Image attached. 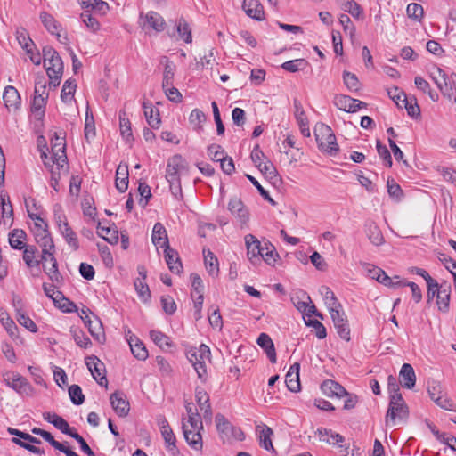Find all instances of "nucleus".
Instances as JSON below:
<instances>
[{
    "label": "nucleus",
    "mask_w": 456,
    "mask_h": 456,
    "mask_svg": "<svg viewBox=\"0 0 456 456\" xmlns=\"http://www.w3.org/2000/svg\"><path fill=\"white\" fill-rule=\"evenodd\" d=\"M409 417V409L401 394L390 395L389 405L386 414L387 426L403 424Z\"/></svg>",
    "instance_id": "obj_1"
},
{
    "label": "nucleus",
    "mask_w": 456,
    "mask_h": 456,
    "mask_svg": "<svg viewBox=\"0 0 456 456\" xmlns=\"http://www.w3.org/2000/svg\"><path fill=\"white\" fill-rule=\"evenodd\" d=\"M187 359L192 364L198 378L201 382H206L208 379L207 362H210V349L208 346L202 344L198 348L190 349L186 354Z\"/></svg>",
    "instance_id": "obj_2"
},
{
    "label": "nucleus",
    "mask_w": 456,
    "mask_h": 456,
    "mask_svg": "<svg viewBox=\"0 0 456 456\" xmlns=\"http://www.w3.org/2000/svg\"><path fill=\"white\" fill-rule=\"evenodd\" d=\"M216 430L223 443H232V440L243 441L245 434L241 428L233 426L222 413L215 417Z\"/></svg>",
    "instance_id": "obj_3"
},
{
    "label": "nucleus",
    "mask_w": 456,
    "mask_h": 456,
    "mask_svg": "<svg viewBox=\"0 0 456 456\" xmlns=\"http://www.w3.org/2000/svg\"><path fill=\"white\" fill-rule=\"evenodd\" d=\"M314 134L319 148L330 154L336 155L339 150L337 139L331 128L325 124H318L315 126Z\"/></svg>",
    "instance_id": "obj_4"
},
{
    "label": "nucleus",
    "mask_w": 456,
    "mask_h": 456,
    "mask_svg": "<svg viewBox=\"0 0 456 456\" xmlns=\"http://www.w3.org/2000/svg\"><path fill=\"white\" fill-rule=\"evenodd\" d=\"M28 213L29 217L34 220L31 231L35 236L37 243L42 248L49 247L50 249H53L54 248V243L47 230V224L45 220L36 213L32 212L29 208H28Z\"/></svg>",
    "instance_id": "obj_5"
},
{
    "label": "nucleus",
    "mask_w": 456,
    "mask_h": 456,
    "mask_svg": "<svg viewBox=\"0 0 456 456\" xmlns=\"http://www.w3.org/2000/svg\"><path fill=\"white\" fill-rule=\"evenodd\" d=\"M182 428L184 439L188 445L191 449L200 452L203 448V440L201 436V431L203 430L202 422L198 424L185 423V418H183Z\"/></svg>",
    "instance_id": "obj_6"
},
{
    "label": "nucleus",
    "mask_w": 456,
    "mask_h": 456,
    "mask_svg": "<svg viewBox=\"0 0 456 456\" xmlns=\"http://www.w3.org/2000/svg\"><path fill=\"white\" fill-rule=\"evenodd\" d=\"M45 90L46 86L45 82L38 81L36 83L31 112L37 120H40L45 114V100L48 97V94Z\"/></svg>",
    "instance_id": "obj_7"
},
{
    "label": "nucleus",
    "mask_w": 456,
    "mask_h": 456,
    "mask_svg": "<svg viewBox=\"0 0 456 456\" xmlns=\"http://www.w3.org/2000/svg\"><path fill=\"white\" fill-rule=\"evenodd\" d=\"M4 380L8 387L21 395H31L33 393L31 385L19 373L8 371L4 374Z\"/></svg>",
    "instance_id": "obj_8"
},
{
    "label": "nucleus",
    "mask_w": 456,
    "mask_h": 456,
    "mask_svg": "<svg viewBox=\"0 0 456 456\" xmlns=\"http://www.w3.org/2000/svg\"><path fill=\"white\" fill-rule=\"evenodd\" d=\"M187 173V162L181 155H175L168 159L166 168V178L167 182L180 180L181 175Z\"/></svg>",
    "instance_id": "obj_9"
},
{
    "label": "nucleus",
    "mask_w": 456,
    "mask_h": 456,
    "mask_svg": "<svg viewBox=\"0 0 456 456\" xmlns=\"http://www.w3.org/2000/svg\"><path fill=\"white\" fill-rule=\"evenodd\" d=\"M139 24L142 29H153L155 32H162L166 28L164 18L158 12L150 11L147 13H141L139 17Z\"/></svg>",
    "instance_id": "obj_10"
},
{
    "label": "nucleus",
    "mask_w": 456,
    "mask_h": 456,
    "mask_svg": "<svg viewBox=\"0 0 456 456\" xmlns=\"http://www.w3.org/2000/svg\"><path fill=\"white\" fill-rule=\"evenodd\" d=\"M86 364L95 381L100 386L107 387L108 380L104 363L98 357L91 355L86 358Z\"/></svg>",
    "instance_id": "obj_11"
},
{
    "label": "nucleus",
    "mask_w": 456,
    "mask_h": 456,
    "mask_svg": "<svg viewBox=\"0 0 456 456\" xmlns=\"http://www.w3.org/2000/svg\"><path fill=\"white\" fill-rule=\"evenodd\" d=\"M55 247L50 249L49 247L42 248L40 264H42L45 273L52 281H57V260L54 256Z\"/></svg>",
    "instance_id": "obj_12"
},
{
    "label": "nucleus",
    "mask_w": 456,
    "mask_h": 456,
    "mask_svg": "<svg viewBox=\"0 0 456 456\" xmlns=\"http://www.w3.org/2000/svg\"><path fill=\"white\" fill-rule=\"evenodd\" d=\"M333 103L340 110L350 113L356 112L359 109L367 106L365 102L345 94L336 95Z\"/></svg>",
    "instance_id": "obj_13"
},
{
    "label": "nucleus",
    "mask_w": 456,
    "mask_h": 456,
    "mask_svg": "<svg viewBox=\"0 0 456 456\" xmlns=\"http://www.w3.org/2000/svg\"><path fill=\"white\" fill-rule=\"evenodd\" d=\"M157 421L167 450L175 455L177 452L176 438L168 421L164 416H159Z\"/></svg>",
    "instance_id": "obj_14"
},
{
    "label": "nucleus",
    "mask_w": 456,
    "mask_h": 456,
    "mask_svg": "<svg viewBox=\"0 0 456 456\" xmlns=\"http://www.w3.org/2000/svg\"><path fill=\"white\" fill-rule=\"evenodd\" d=\"M56 51L52 46L43 48L44 67L50 79V86H57V70L55 69L54 55Z\"/></svg>",
    "instance_id": "obj_15"
},
{
    "label": "nucleus",
    "mask_w": 456,
    "mask_h": 456,
    "mask_svg": "<svg viewBox=\"0 0 456 456\" xmlns=\"http://www.w3.org/2000/svg\"><path fill=\"white\" fill-rule=\"evenodd\" d=\"M428 392L430 398L441 408L450 409L451 403L444 394L440 382L436 380H430L428 383Z\"/></svg>",
    "instance_id": "obj_16"
},
{
    "label": "nucleus",
    "mask_w": 456,
    "mask_h": 456,
    "mask_svg": "<svg viewBox=\"0 0 456 456\" xmlns=\"http://www.w3.org/2000/svg\"><path fill=\"white\" fill-rule=\"evenodd\" d=\"M53 139H57V132H53V134H52V137H51V142H52L51 156L49 157L45 151H42L41 159L44 162L45 167L52 174L51 185L55 191H57V179L54 177V172H53V166H54L55 162L57 161V153L54 151L55 144H53Z\"/></svg>",
    "instance_id": "obj_17"
},
{
    "label": "nucleus",
    "mask_w": 456,
    "mask_h": 456,
    "mask_svg": "<svg viewBox=\"0 0 456 456\" xmlns=\"http://www.w3.org/2000/svg\"><path fill=\"white\" fill-rule=\"evenodd\" d=\"M110 400L112 408L119 417H126L128 415L130 411L129 402L122 392H114L111 394Z\"/></svg>",
    "instance_id": "obj_18"
},
{
    "label": "nucleus",
    "mask_w": 456,
    "mask_h": 456,
    "mask_svg": "<svg viewBox=\"0 0 456 456\" xmlns=\"http://www.w3.org/2000/svg\"><path fill=\"white\" fill-rule=\"evenodd\" d=\"M195 399L200 410L202 411L203 418L206 420L211 421L212 419V408L209 402V395L202 387H196Z\"/></svg>",
    "instance_id": "obj_19"
},
{
    "label": "nucleus",
    "mask_w": 456,
    "mask_h": 456,
    "mask_svg": "<svg viewBox=\"0 0 456 456\" xmlns=\"http://www.w3.org/2000/svg\"><path fill=\"white\" fill-rule=\"evenodd\" d=\"M245 243L247 247V255L249 261L252 264H256L257 261H259V256L263 246L261 245L260 241L252 234H248L245 236Z\"/></svg>",
    "instance_id": "obj_20"
},
{
    "label": "nucleus",
    "mask_w": 456,
    "mask_h": 456,
    "mask_svg": "<svg viewBox=\"0 0 456 456\" xmlns=\"http://www.w3.org/2000/svg\"><path fill=\"white\" fill-rule=\"evenodd\" d=\"M77 2L84 12L105 15L110 10L109 4L103 0H77Z\"/></svg>",
    "instance_id": "obj_21"
},
{
    "label": "nucleus",
    "mask_w": 456,
    "mask_h": 456,
    "mask_svg": "<svg viewBox=\"0 0 456 456\" xmlns=\"http://www.w3.org/2000/svg\"><path fill=\"white\" fill-rule=\"evenodd\" d=\"M3 100L5 107L9 110H17L21 104V100L18 90L12 86H8L5 87L3 94Z\"/></svg>",
    "instance_id": "obj_22"
},
{
    "label": "nucleus",
    "mask_w": 456,
    "mask_h": 456,
    "mask_svg": "<svg viewBox=\"0 0 456 456\" xmlns=\"http://www.w3.org/2000/svg\"><path fill=\"white\" fill-rule=\"evenodd\" d=\"M303 298L305 300H300L298 297L292 298L293 304L297 309L306 315L310 316L314 314L322 319V314H320L316 310L315 305L312 304L311 297L305 293H303Z\"/></svg>",
    "instance_id": "obj_23"
},
{
    "label": "nucleus",
    "mask_w": 456,
    "mask_h": 456,
    "mask_svg": "<svg viewBox=\"0 0 456 456\" xmlns=\"http://www.w3.org/2000/svg\"><path fill=\"white\" fill-rule=\"evenodd\" d=\"M228 208L241 224H246L248 221V212L240 199L236 197L231 199L228 204Z\"/></svg>",
    "instance_id": "obj_24"
},
{
    "label": "nucleus",
    "mask_w": 456,
    "mask_h": 456,
    "mask_svg": "<svg viewBox=\"0 0 456 456\" xmlns=\"http://www.w3.org/2000/svg\"><path fill=\"white\" fill-rule=\"evenodd\" d=\"M365 233L369 240L375 246H380L385 242L382 232L373 221H367L365 223Z\"/></svg>",
    "instance_id": "obj_25"
},
{
    "label": "nucleus",
    "mask_w": 456,
    "mask_h": 456,
    "mask_svg": "<svg viewBox=\"0 0 456 456\" xmlns=\"http://www.w3.org/2000/svg\"><path fill=\"white\" fill-rule=\"evenodd\" d=\"M59 230L72 251H76L79 248V241L76 232L69 226L67 222L62 224L59 223Z\"/></svg>",
    "instance_id": "obj_26"
},
{
    "label": "nucleus",
    "mask_w": 456,
    "mask_h": 456,
    "mask_svg": "<svg viewBox=\"0 0 456 456\" xmlns=\"http://www.w3.org/2000/svg\"><path fill=\"white\" fill-rule=\"evenodd\" d=\"M321 389L329 397L336 396L341 398L346 394V390L340 384L331 379L323 381L321 385Z\"/></svg>",
    "instance_id": "obj_27"
},
{
    "label": "nucleus",
    "mask_w": 456,
    "mask_h": 456,
    "mask_svg": "<svg viewBox=\"0 0 456 456\" xmlns=\"http://www.w3.org/2000/svg\"><path fill=\"white\" fill-rule=\"evenodd\" d=\"M164 249L165 259L169 270L174 273L179 274L183 270V265L178 256V253L175 249L171 248L169 245L165 247Z\"/></svg>",
    "instance_id": "obj_28"
},
{
    "label": "nucleus",
    "mask_w": 456,
    "mask_h": 456,
    "mask_svg": "<svg viewBox=\"0 0 456 456\" xmlns=\"http://www.w3.org/2000/svg\"><path fill=\"white\" fill-rule=\"evenodd\" d=\"M259 171L265 175V177L273 184L279 185L281 183V177L279 175L275 167L269 159H266L260 167H256Z\"/></svg>",
    "instance_id": "obj_29"
},
{
    "label": "nucleus",
    "mask_w": 456,
    "mask_h": 456,
    "mask_svg": "<svg viewBox=\"0 0 456 456\" xmlns=\"http://www.w3.org/2000/svg\"><path fill=\"white\" fill-rule=\"evenodd\" d=\"M151 240L156 247L165 248L169 245L167 231L161 223L154 224Z\"/></svg>",
    "instance_id": "obj_30"
},
{
    "label": "nucleus",
    "mask_w": 456,
    "mask_h": 456,
    "mask_svg": "<svg viewBox=\"0 0 456 456\" xmlns=\"http://www.w3.org/2000/svg\"><path fill=\"white\" fill-rule=\"evenodd\" d=\"M257 345L262 347L272 363L276 362V352L273 342L269 335L261 333L256 340Z\"/></svg>",
    "instance_id": "obj_31"
},
{
    "label": "nucleus",
    "mask_w": 456,
    "mask_h": 456,
    "mask_svg": "<svg viewBox=\"0 0 456 456\" xmlns=\"http://www.w3.org/2000/svg\"><path fill=\"white\" fill-rule=\"evenodd\" d=\"M400 382L403 387L411 389L416 383V375L412 366L409 363H403L400 370Z\"/></svg>",
    "instance_id": "obj_32"
},
{
    "label": "nucleus",
    "mask_w": 456,
    "mask_h": 456,
    "mask_svg": "<svg viewBox=\"0 0 456 456\" xmlns=\"http://www.w3.org/2000/svg\"><path fill=\"white\" fill-rule=\"evenodd\" d=\"M450 297H451V286L447 283L442 284L440 291L436 296V305L438 310L443 313H447L450 307Z\"/></svg>",
    "instance_id": "obj_33"
},
{
    "label": "nucleus",
    "mask_w": 456,
    "mask_h": 456,
    "mask_svg": "<svg viewBox=\"0 0 456 456\" xmlns=\"http://www.w3.org/2000/svg\"><path fill=\"white\" fill-rule=\"evenodd\" d=\"M294 107H295V117H296L298 126L300 127V131L304 136L309 137L311 134H310V129L308 127V120H307L305 113L303 110V107H302L301 103L297 100H295V102H294Z\"/></svg>",
    "instance_id": "obj_34"
},
{
    "label": "nucleus",
    "mask_w": 456,
    "mask_h": 456,
    "mask_svg": "<svg viewBox=\"0 0 456 456\" xmlns=\"http://www.w3.org/2000/svg\"><path fill=\"white\" fill-rule=\"evenodd\" d=\"M243 10L248 16L256 20H263L265 19V12L263 6L256 0L244 2Z\"/></svg>",
    "instance_id": "obj_35"
},
{
    "label": "nucleus",
    "mask_w": 456,
    "mask_h": 456,
    "mask_svg": "<svg viewBox=\"0 0 456 456\" xmlns=\"http://www.w3.org/2000/svg\"><path fill=\"white\" fill-rule=\"evenodd\" d=\"M128 166L126 164H119L116 171V188L124 192L128 187Z\"/></svg>",
    "instance_id": "obj_36"
},
{
    "label": "nucleus",
    "mask_w": 456,
    "mask_h": 456,
    "mask_svg": "<svg viewBox=\"0 0 456 456\" xmlns=\"http://www.w3.org/2000/svg\"><path fill=\"white\" fill-rule=\"evenodd\" d=\"M127 341L131 352L135 358L138 360H145L148 357V351L144 345L134 335H129Z\"/></svg>",
    "instance_id": "obj_37"
},
{
    "label": "nucleus",
    "mask_w": 456,
    "mask_h": 456,
    "mask_svg": "<svg viewBox=\"0 0 456 456\" xmlns=\"http://www.w3.org/2000/svg\"><path fill=\"white\" fill-rule=\"evenodd\" d=\"M144 116L145 118L150 125V126L153 129H158L160 126V118L159 113L157 109H154L151 103L143 102L142 103Z\"/></svg>",
    "instance_id": "obj_38"
},
{
    "label": "nucleus",
    "mask_w": 456,
    "mask_h": 456,
    "mask_svg": "<svg viewBox=\"0 0 456 456\" xmlns=\"http://www.w3.org/2000/svg\"><path fill=\"white\" fill-rule=\"evenodd\" d=\"M77 89V83L75 79H68L64 82L61 92V99L66 104L76 103L74 94Z\"/></svg>",
    "instance_id": "obj_39"
},
{
    "label": "nucleus",
    "mask_w": 456,
    "mask_h": 456,
    "mask_svg": "<svg viewBox=\"0 0 456 456\" xmlns=\"http://www.w3.org/2000/svg\"><path fill=\"white\" fill-rule=\"evenodd\" d=\"M91 335L99 342H102L104 339V332L102 329V324L101 321L94 315H93V319H88L85 322Z\"/></svg>",
    "instance_id": "obj_40"
},
{
    "label": "nucleus",
    "mask_w": 456,
    "mask_h": 456,
    "mask_svg": "<svg viewBox=\"0 0 456 456\" xmlns=\"http://www.w3.org/2000/svg\"><path fill=\"white\" fill-rule=\"evenodd\" d=\"M206 269L212 276H217L219 273V263L216 256L209 250H203Z\"/></svg>",
    "instance_id": "obj_41"
},
{
    "label": "nucleus",
    "mask_w": 456,
    "mask_h": 456,
    "mask_svg": "<svg viewBox=\"0 0 456 456\" xmlns=\"http://www.w3.org/2000/svg\"><path fill=\"white\" fill-rule=\"evenodd\" d=\"M26 233L22 230L14 229L9 234V243L12 248L21 249L25 247Z\"/></svg>",
    "instance_id": "obj_42"
},
{
    "label": "nucleus",
    "mask_w": 456,
    "mask_h": 456,
    "mask_svg": "<svg viewBox=\"0 0 456 456\" xmlns=\"http://www.w3.org/2000/svg\"><path fill=\"white\" fill-rule=\"evenodd\" d=\"M39 19L43 23L45 28L52 35H57V24L55 18L48 12L42 11L39 14Z\"/></svg>",
    "instance_id": "obj_43"
},
{
    "label": "nucleus",
    "mask_w": 456,
    "mask_h": 456,
    "mask_svg": "<svg viewBox=\"0 0 456 456\" xmlns=\"http://www.w3.org/2000/svg\"><path fill=\"white\" fill-rule=\"evenodd\" d=\"M278 254L273 245L270 243H265L262 248L259 259L262 258L266 264L273 265L276 262Z\"/></svg>",
    "instance_id": "obj_44"
},
{
    "label": "nucleus",
    "mask_w": 456,
    "mask_h": 456,
    "mask_svg": "<svg viewBox=\"0 0 456 456\" xmlns=\"http://www.w3.org/2000/svg\"><path fill=\"white\" fill-rule=\"evenodd\" d=\"M273 430L271 428L264 425L262 427L261 431L259 432V443L262 447H264L267 451H274L273 446V443L271 440V436L273 435Z\"/></svg>",
    "instance_id": "obj_45"
},
{
    "label": "nucleus",
    "mask_w": 456,
    "mask_h": 456,
    "mask_svg": "<svg viewBox=\"0 0 456 456\" xmlns=\"http://www.w3.org/2000/svg\"><path fill=\"white\" fill-rule=\"evenodd\" d=\"M97 233L110 244H116L118 241V232L115 229L103 227L99 224Z\"/></svg>",
    "instance_id": "obj_46"
},
{
    "label": "nucleus",
    "mask_w": 456,
    "mask_h": 456,
    "mask_svg": "<svg viewBox=\"0 0 456 456\" xmlns=\"http://www.w3.org/2000/svg\"><path fill=\"white\" fill-rule=\"evenodd\" d=\"M414 83H415L417 88L419 90L422 91L423 93H427L433 102L438 101V98H439L438 94L436 92H434L430 88L429 83L427 80H425L423 77H416L414 79Z\"/></svg>",
    "instance_id": "obj_47"
},
{
    "label": "nucleus",
    "mask_w": 456,
    "mask_h": 456,
    "mask_svg": "<svg viewBox=\"0 0 456 456\" xmlns=\"http://www.w3.org/2000/svg\"><path fill=\"white\" fill-rule=\"evenodd\" d=\"M161 62H165L162 87L171 86L173 85L174 75H175L174 66L168 61L167 57H163Z\"/></svg>",
    "instance_id": "obj_48"
},
{
    "label": "nucleus",
    "mask_w": 456,
    "mask_h": 456,
    "mask_svg": "<svg viewBox=\"0 0 456 456\" xmlns=\"http://www.w3.org/2000/svg\"><path fill=\"white\" fill-rule=\"evenodd\" d=\"M320 292L323 296L324 303L327 307H340V303L338 301L333 291L326 286L320 288Z\"/></svg>",
    "instance_id": "obj_49"
},
{
    "label": "nucleus",
    "mask_w": 456,
    "mask_h": 456,
    "mask_svg": "<svg viewBox=\"0 0 456 456\" xmlns=\"http://www.w3.org/2000/svg\"><path fill=\"white\" fill-rule=\"evenodd\" d=\"M176 28L180 38L183 39L185 43H191V31L189 27V24L186 22L184 19L181 18L178 20Z\"/></svg>",
    "instance_id": "obj_50"
},
{
    "label": "nucleus",
    "mask_w": 456,
    "mask_h": 456,
    "mask_svg": "<svg viewBox=\"0 0 456 456\" xmlns=\"http://www.w3.org/2000/svg\"><path fill=\"white\" fill-rule=\"evenodd\" d=\"M402 104L403 107L406 109L408 115L411 118H418L420 116V109L415 98L409 100L406 96H403Z\"/></svg>",
    "instance_id": "obj_51"
},
{
    "label": "nucleus",
    "mask_w": 456,
    "mask_h": 456,
    "mask_svg": "<svg viewBox=\"0 0 456 456\" xmlns=\"http://www.w3.org/2000/svg\"><path fill=\"white\" fill-rule=\"evenodd\" d=\"M134 284L139 298L142 302H148L151 298V292L146 282L141 279H136Z\"/></svg>",
    "instance_id": "obj_52"
},
{
    "label": "nucleus",
    "mask_w": 456,
    "mask_h": 456,
    "mask_svg": "<svg viewBox=\"0 0 456 456\" xmlns=\"http://www.w3.org/2000/svg\"><path fill=\"white\" fill-rule=\"evenodd\" d=\"M407 16L416 21H421L424 17L423 7L416 3L408 4L406 8Z\"/></svg>",
    "instance_id": "obj_53"
},
{
    "label": "nucleus",
    "mask_w": 456,
    "mask_h": 456,
    "mask_svg": "<svg viewBox=\"0 0 456 456\" xmlns=\"http://www.w3.org/2000/svg\"><path fill=\"white\" fill-rule=\"evenodd\" d=\"M208 322L214 329L222 330L223 319L217 306L212 305L209 308Z\"/></svg>",
    "instance_id": "obj_54"
},
{
    "label": "nucleus",
    "mask_w": 456,
    "mask_h": 456,
    "mask_svg": "<svg viewBox=\"0 0 456 456\" xmlns=\"http://www.w3.org/2000/svg\"><path fill=\"white\" fill-rule=\"evenodd\" d=\"M37 248L33 246H28L23 252V260L28 267L37 266L40 260L36 258Z\"/></svg>",
    "instance_id": "obj_55"
},
{
    "label": "nucleus",
    "mask_w": 456,
    "mask_h": 456,
    "mask_svg": "<svg viewBox=\"0 0 456 456\" xmlns=\"http://www.w3.org/2000/svg\"><path fill=\"white\" fill-rule=\"evenodd\" d=\"M69 395L75 405H81L85 401V395L78 385H71L69 387Z\"/></svg>",
    "instance_id": "obj_56"
},
{
    "label": "nucleus",
    "mask_w": 456,
    "mask_h": 456,
    "mask_svg": "<svg viewBox=\"0 0 456 456\" xmlns=\"http://www.w3.org/2000/svg\"><path fill=\"white\" fill-rule=\"evenodd\" d=\"M59 310L63 313H76L77 312V306L59 291Z\"/></svg>",
    "instance_id": "obj_57"
},
{
    "label": "nucleus",
    "mask_w": 456,
    "mask_h": 456,
    "mask_svg": "<svg viewBox=\"0 0 456 456\" xmlns=\"http://www.w3.org/2000/svg\"><path fill=\"white\" fill-rule=\"evenodd\" d=\"M441 92L448 98H451L454 94H456V74L452 73L446 77V81L444 85V88L441 89Z\"/></svg>",
    "instance_id": "obj_58"
},
{
    "label": "nucleus",
    "mask_w": 456,
    "mask_h": 456,
    "mask_svg": "<svg viewBox=\"0 0 456 456\" xmlns=\"http://www.w3.org/2000/svg\"><path fill=\"white\" fill-rule=\"evenodd\" d=\"M343 80L349 91L357 92L360 89L359 80L354 74L348 71H344Z\"/></svg>",
    "instance_id": "obj_59"
},
{
    "label": "nucleus",
    "mask_w": 456,
    "mask_h": 456,
    "mask_svg": "<svg viewBox=\"0 0 456 456\" xmlns=\"http://www.w3.org/2000/svg\"><path fill=\"white\" fill-rule=\"evenodd\" d=\"M150 337L152 339V341L159 346L161 348H164L165 346L170 347L171 343L169 341V338L159 330H151L150 332Z\"/></svg>",
    "instance_id": "obj_60"
},
{
    "label": "nucleus",
    "mask_w": 456,
    "mask_h": 456,
    "mask_svg": "<svg viewBox=\"0 0 456 456\" xmlns=\"http://www.w3.org/2000/svg\"><path fill=\"white\" fill-rule=\"evenodd\" d=\"M82 21L93 32H97L100 29V22L96 18L92 15V12H83L81 13Z\"/></svg>",
    "instance_id": "obj_61"
},
{
    "label": "nucleus",
    "mask_w": 456,
    "mask_h": 456,
    "mask_svg": "<svg viewBox=\"0 0 456 456\" xmlns=\"http://www.w3.org/2000/svg\"><path fill=\"white\" fill-rule=\"evenodd\" d=\"M17 40L20 46L26 50L27 53L31 52V47L34 46V43L25 29L21 28L17 31Z\"/></svg>",
    "instance_id": "obj_62"
},
{
    "label": "nucleus",
    "mask_w": 456,
    "mask_h": 456,
    "mask_svg": "<svg viewBox=\"0 0 456 456\" xmlns=\"http://www.w3.org/2000/svg\"><path fill=\"white\" fill-rule=\"evenodd\" d=\"M185 409L187 412V419H185V423L198 424L202 422L201 417L192 403H187L185 404Z\"/></svg>",
    "instance_id": "obj_63"
},
{
    "label": "nucleus",
    "mask_w": 456,
    "mask_h": 456,
    "mask_svg": "<svg viewBox=\"0 0 456 456\" xmlns=\"http://www.w3.org/2000/svg\"><path fill=\"white\" fill-rule=\"evenodd\" d=\"M341 5L345 12H349L354 18H359L362 14L360 5L354 0H343Z\"/></svg>",
    "instance_id": "obj_64"
}]
</instances>
